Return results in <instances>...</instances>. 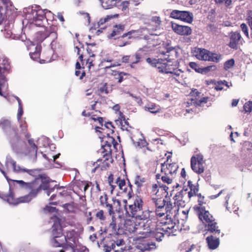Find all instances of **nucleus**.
Here are the masks:
<instances>
[{"label": "nucleus", "instance_id": "obj_1", "mask_svg": "<svg viewBox=\"0 0 252 252\" xmlns=\"http://www.w3.org/2000/svg\"><path fill=\"white\" fill-rule=\"evenodd\" d=\"M132 202L127 205L126 200H124L126 215L140 220H145L150 218L153 212L148 209L143 210L144 201L141 196L136 195L132 199Z\"/></svg>", "mask_w": 252, "mask_h": 252}, {"label": "nucleus", "instance_id": "obj_2", "mask_svg": "<svg viewBox=\"0 0 252 252\" xmlns=\"http://www.w3.org/2000/svg\"><path fill=\"white\" fill-rule=\"evenodd\" d=\"M146 222L142 224H138L136 231V236L138 239L153 238H155L157 241H160V236H158V232L156 233V226L157 219L156 217L151 215L150 218L145 220Z\"/></svg>", "mask_w": 252, "mask_h": 252}, {"label": "nucleus", "instance_id": "obj_3", "mask_svg": "<svg viewBox=\"0 0 252 252\" xmlns=\"http://www.w3.org/2000/svg\"><path fill=\"white\" fill-rule=\"evenodd\" d=\"M170 158L168 156L166 160L161 164V173H158L156 175V179L158 183V180L161 179L163 183L168 185L172 184L177 174L178 165L175 162H172Z\"/></svg>", "mask_w": 252, "mask_h": 252}, {"label": "nucleus", "instance_id": "obj_4", "mask_svg": "<svg viewBox=\"0 0 252 252\" xmlns=\"http://www.w3.org/2000/svg\"><path fill=\"white\" fill-rule=\"evenodd\" d=\"M111 147V144L106 141L105 145H103L98 151V153L100 154L102 157L94 162V165L95 166L92 170V173L105 170L109 167L110 163L113 161L111 156L112 149Z\"/></svg>", "mask_w": 252, "mask_h": 252}, {"label": "nucleus", "instance_id": "obj_5", "mask_svg": "<svg viewBox=\"0 0 252 252\" xmlns=\"http://www.w3.org/2000/svg\"><path fill=\"white\" fill-rule=\"evenodd\" d=\"M14 182L18 184L23 189L30 191L28 194L21 198L23 199L22 200V202L30 201L40 190H46L49 188V182L46 180L42 181L41 184H39L36 180L30 183H26L22 180H14Z\"/></svg>", "mask_w": 252, "mask_h": 252}, {"label": "nucleus", "instance_id": "obj_6", "mask_svg": "<svg viewBox=\"0 0 252 252\" xmlns=\"http://www.w3.org/2000/svg\"><path fill=\"white\" fill-rule=\"evenodd\" d=\"M151 200L155 205V213L158 218L168 217L172 214L174 206L170 201H166L162 197H152Z\"/></svg>", "mask_w": 252, "mask_h": 252}, {"label": "nucleus", "instance_id": "obj_7", "mask_svg": "<svg viewBox=\"0 0 252 252\" xmlns=\"http://www.w3.org/2000/svg\"><path fill=\"white\" fill-rule=\"evenodd\" d=\"M165 218V220H161L158 224H157L156 226V232H158V236H160L161 240V238L165 235L167 236L176 235V232L178 230V226L173 221L170 216Z\"/></svg>", "mask_w": 252, "mask_h": 252}, {"label": "nucleus", "instance_id": "obj_8", "mask_svg": "<svg viewBox=\"0 0 252 252\" xmlns=\"http://www.w3.org/2000/svg\"><path fill=\"white\" fill-rule=\"evenodd\" d=\"M32 19L34 24L37 26H42L44 24V22L48 21H52L51 19L53 18V14L50 11L47 9H38L32 10Z\"/></svg>", "mask_w": 252, "mask_h": 252}, {"label": "nucleus", "instance_id": "obj_9", "mask_svg": "<svg viewBox=\"0 0 252 252\" xmlns=\"http://www.w3.org/2000/svg\"><path fill=\"white\" fill-rule=\"evenodd\" d=\"M53 238L51 243L54 247H61L65 250H69L65 238L63 234V229L61 226L59 228H53L52 230Z\"/></svg>", "mask_w": 252, "mask_h": 252}, {"label": "nucleus", "instance_id": "obj_10", "mask_svg": "<svg viewBox=\"0 0 252 252\" xmlns=\"http://www.w3.org/2000/svg\"><path fill=\"white\" fill-rule=\"evenodd\" d=\"M63 236L65 238L69 249L72 250L73 252H75V250H77V252H86V251H88L85 247H82L80 250L77 248L76 245L77 233L75 230H68Z\"/></svg>", "mask_w": 252, "mask_h": 252}, {"label": "nucleus", "instance_id": "obj_11", "mask_svg": "<svg viewBox=\"0 0 252 252\" xmlns=\"http://www.w3.org/2000/svg\"><path fill=\"white\" fill-rule=\"evenodd\" d=\"M117 57V53L115 52L107 54L102 56L99 66L105 68H109L111 67L120 65L121 62L120 60L118 59Z\"/></svg>", "mask_w": 252, "mask_h": 252}, {"label": "nucleus", "instance_id": "obj_12", "mask_svg": "<svg viewBox=\"0 0 252 252\" xmlns=\"http://www.w3.org/2000/svg\"><path fill=\"white\" fill-rule=\"evenodd\" d=\"M205 160L203 155L197 154L191 158L190 166L191 169L196 173L200 174L204 172Z\"/></svg>", "mask_w": 252, "mask_h": 252}, {"label": "nucleus", "instance_id": "obj_13", "mask_svg": "<svg viewBox=\"0 0 252 252\" xmlns=\"http://www.w3.org/2000/svg\"><path fill=\"white\" fill-rule=\"evenodd\" d=\"M92 183L85 181L75 180L72 184V189L80 197L85 196V192Z\"/></svg>", "mask_w": 252, "mask_h": 252}, {"label": "nucleus", "instance_id": "obj_14", "mask_svg": "<svg viewBox=\"0 0 252 252\" xmlns=\"http://www.w3.org/2000/svg\"><path fill=\"white\" fill-rule=\"evenodd\" d=\"M136 32L137 31L133 30L126 32L123 35L114 39L115 44L119 47H123L130 44V40L135 37L134 35Z\"/></svg>", "mask_w": 252, "mask_h": 252}, {"label": "nucleus", "instance_id": "obj_15", "mask_svg": "<svg viewBox=\"0 0 252 252\" xmlns=\"http://www.w3.org/2000/svg\"><path fill=\"white\" fill-rule=\"evenodd\" d=\"M170 17L179 19L188 23H191L193 20L192 13L187 11L174 10L170 13Z\"/></svg>", "mask_w": 252, "mask_h": 252}, {"label": "nucleus", "instance_id": "obj_16", "mask_svg": "<svg viewBox=\"0 0 252 252\" xmlns=\"http://www.w3.org/2000/svg\"><path fill=\"white\" fill-rule=\"evenodd\" d=\"M173 199L175 206H177L178 208L185 207L187 203L190 200V199L186 195V192L185 191H182V190L176 194L173 197Z\"/></svg>", "mask_w": 252, "mask_h": 252}, {"label": "nucleus", "instance_id": "obj_17", "mask_svg": "<svg viewBox=\"0 0 252 252\" xmlns=\"http://www.w3.org/2000/svg\"><path fill=\"white\" fill-rule=\"evenodd\" d=\"M99 205L105 208L109 216L115 215V212L113 205L109 200L108 196L106 193H104L99 197Z\"/></svg>", "mask_w": 252, "mask_h": 252}, {"label": "nucleus", "instance_id": "obj_18", "mask_svg": "<svg viewBox=\"0 0 252 252\" xmlns=\"http://www.w3.org/2000/svg\"><path fill=\"white\" fill-rule=\"evenodd\" d=\"M196 210V213L198 216L199 220L203 223H209L215 220L214 217L208 211L206 210L205 208H195Z\"/></svg>", "mask_w": 252, "mask_h": 252}, {"label": "nucleus", "instance_id": "obj_19", "mask_svg": "<svg viewBox=\"0 0 252 252\" xmlns=\"http://www.w3.org/2000/svg\"><path fill=\"white\" fill-rule=\"evenodd\" d=\"M126 25L123 24H116L112 27L111 32L107 35L110 39H114L125 33Z\"/></svg>", "mask_w": 252, "mask_h": 252}, {"label": "nucleus", "instance_id": "obj_20", "mask_svg": "<svg viewBox=\"0 0 252 252\" xmlns=\"http://www.w3.org/2000/svg\"><path fill=\"white\" fill-rule=\"evenodd\" d=\"M190 94L192 96L195 97L194 99L193 98L191 99L193 101V103L196 106H204V104L207 103L210 98L209 97L206 96L203 97L199 99V98L200 97L201 93L198 92L196 89L191 90Z\"/></svg>", "mask_w": 252, "mask_h": 252}, {"label": "nucleus", "instance_id": "obj_21", "mask_svg": "<svg viewBox=\"0 0 252 252\" xmlns=\"http://www.w3.org/2000/svg\"><path fill=\"white\" fill-rule=\"evenodd\" d=\"M116 184L118 186L120 189L127 193L129 198H131L133 194L132 186L129 183L128 187H126V182L124 178L121 176L118 177L116 181Z\"/></svg>", "mask_w": 252, "mask_h": 252}, {"label": "nucleus", "instance_id": "obj_22", "mask_svg": "<svg viewBox=\"0 0 252 252\" xmlns=\"http://www.w3.org/2000/svg\"><path fill=\"white\" fill-rule=\"evenodd\" d=\"M41 50V46L40 45H37L35 47V51L33 52L30 53L31 58L34 61H38L39 60V62L41 63H45L50 62L51 61L50 56L44 57L43 54L42 55V58H40Z\"/></svg>", "mask_w": 252, "mask_h": 252}, {"label": "nucleus", "instance_id": "obj_23", "mask_svg": "<svg viewBox=\"0 0 252 252\" xmlns=\"http://www.w3.org/2000/svg\"><path fill=\"white\" fill-rule=\"evenodd\" d=\"M178 249L184 252H199L201 251V247L198 244H192L191 242L187 240L182 242L179 245Z\"/></svg>", "mask_w": 252, "mask_h": 252}, {"label": "nucleus", "instance_id": "obj_24", "mask_svg": "<svg viewBox=\"0 0 252 252\" xmlns=\"http://www.w3.org/2000/svg\"><path fill=\"white\" fill-rule=\"evenodd\" d=\"M172 29L177 34L181 35H189L192 33L191 29L187 26H182L172 23Z\"/></svg>", "mask_w": 252, "mask_h": 252}, {"label": "nucleus", "instance_id": "obj_25", "mask_svg": "<svg viewBox=\"0 0 252 252\" xmlns=\"http://www.w3.org/2000/svg\"><path fill=\"white\" fill-rule=\"evenodd\" d=\"M158 67V71L162 73L170 74L174 69L177 67L176 64H173L172 62H169L163 60Z\"/></svg>", "mask_w": 252, "mask_h": 252}, {"label": "nucleus", "instance_id": "obj_26", "mask_svg": "<svg viewBox=\"0 0 252 252\" xmlns=\"http://www.w3.org/2000/svg\"><path fill=\"white\" fill-rule=\"evenodd\" d=\"M242 36L239 32H231L229 34L230 41L228 44L229 47L234 50H237L239 42Z\"/></svg>", "mask_w": 252, "mask_h": 252}, {"label": "nucleus", "instance_id": "obj_27", "mask_svg": "<svg viewBox=\"0 0 252 252\" xmlns=\"http://www.w3.org/2000/svg\"><path fill=\"white\" fill-rule=\"evenodd\" d=\"M188 186L189 189V190L188 189H183L182 191H185L186 192V195L190 198L192 197L197 196L198 194L199 191V186L197 184L194 185L192 184L191 181L188 182Z\"/></svg>", "mask_w": 252, "mask_h": 252}, {"label": "nucleus", "instance_id": "obj_28", "mask_svg": "<svg viewBox=\"0 0 252 252\" xmlns=\"http://www.w3.org/2000/svg\"><path fill=\"white\" fill-rule=\"evenodd\" d=\"M57 30L58 28L56 26L51 25L49 27H47L44 29V32L45 34L44 36H46L47 37H50L51 39V44H53L55 42V40L57 39L58 34H57Z\"/></svg>", "mask_w": 252, "mask_h": 252}, {"label": "nucleus", "instance_id": "obj_29", "mask_svg": "<svg viewBox=\"0 0 252 252\" xmlns=\"http://www.w3.org/2000/svg\"><path fill=\"white\" fill-rule=\"evenodd\" d=\"M141 49L136 52L134 54L130 55L129 66L131 68H136V64L141 62L142 55Z\"/></svg>", "mask_w": 252, "mask_h": 252}, {"label": "nucleus", "instance_id": "obj_30", "mask_svg": "<svg viewBox=\"0 0 252 252\" xmlns=\"http://www.w3.org/2000/svg\"><path fill=\"white\" fill-rule=\"evenodd\" d=\"M136 248L142 252H144L146 251H150L155 249L156 248V245L152 242L150 243L143 241L139 243L136 246Z\"/></svg>", "mask_w": 252, "mask_h": 252}, {"label": "nucleus", "instance_id": "obj_31", "mask_svg": "<svg viewBox=\"0 0 252 252\" xmlns=\"http://www.w3.org/2000/svg\"><path fill=\"white\" fill-rule=\"evenodd\" d=\"M10 69V63L7 59L0 60V76L9 73Z\"/></svg>", "mask_w": 252, "mask_h": 252}, {"label": "nucleus", "instance_id": "obj_32", "mask_svg": "<svg viewBox=\"0 0 252 252\" xmlns=\"http://www.w3.org/2000/svg\"><path fill=\"white\" fill-rule=\"evenodd\" d=\"M209 51L205 49L198 48L195 51V56L199 60L207 61Z\"/></svg>", "mask_w": 252, "mask_h": 252}, {"label": "nucleus", "instance_id": "obj_33", "mask_svg": "<svg viewBox=\"0 0 252 252\" xmlns=\"http://www.w3.org/2000/svg\"><path fill=\"white\" fill-rule=\"evenodd\" d=\"M133 144L135 147L139 148H142L146 147V149L150 151L152 150L148 146V144L144 138H139L138 139H135L134 137L131 138Z\"/></svg>", "mask_w": 252, "mask_h": 252}, {"label": "nucleus", "instance_id": "obj_34", "mask_svg": "<svg viewBox=\"0 0 252 252\" xmlns=\"http://www.w3.org/2000/svg\"><path fill=\"white\" fill-rule=\"evenodd\" d=\"M138 227V224H136L133 221L127 220L125 224V227L126 231L130 233H133L136 236V231Z\"/></svg>", "mask_w": 252, "mask_h": 252}, {"label": "nucleus", "instance_id": "obj_35", "mask_svg": "<svg viewBox=\"0 0 252 252\" xmlns=\"http://www.w3.org/2000/svg\"><path fill=\"white\" fill-rule=\"evenodd\" d=\"M206 241L209 248L211 250L216 249L219 245V238L215 237L211 235L206 238Z\"/></svg>", "mask_w": 252, "mask_h": 252}, {"label": "nucleus", "instance_id": "obj_36", "mask_svg": "<svg viewBox=\"0 0 252 252\" xmlns=\"http://www.w3.org/2000/svg\"><path fill=\"white\" fill-rule=\"evenodd\" d=\"M165 60L172 62L178 58V52L175 48L169 49L165 53Z\"/></svg>", "mask_w": 252, "mask_h": 252}, {"label": "nucleus", "instance_id": "obj_37", "mask_svg": "<svg viewBox=\"0 0 252 252\" xmlns=\"http://www.w3.org/2000/svg\"><path fill=\"white\" fill-rule=\"evenodd\" d=\"M174 71H172L170 74H172L171 77V80H174L175 82L180 83L183 79L182 73L183 71L180 69H178L177 66L174 69Z\"/></svg>", "mask_w": 252, "mask_h": 252}, {"label": "nucleus", "instance_id": "obj_38", "mask_svg": "<svg viewBox=\"0 0 252 252\" xmlns=\"http://www.w3.org/2000/svg\"><path fill=\"white\" fill-rule=\"evenodd\" d=\"M12 165L14 172L16 173H23L27 172L30 175H32L34 173V170L32 169H27L26 168H22L19 165L16 164V162L15 161H12Z\"/></svg>", "mask_w": 252, "mask_h": 252}, {"label": "nucleus", "instance_id": "obj_39", "mask_svg": "<svg viewBox=\"0 0 252 252\" xmlns=\"http://www.w3.org/2000/svg\"><path fill=\"white\" fill-rule=\"evenodd\" d=\"M24 196L20 197L17 199H15L14 196V194L12 192H9V193L7 195H6L5 196V199L6 200V201L9 203L10 204H17L20 203H25V202H29V201H21L22 199H21V198L24 197Z\"/></svg>", "mask_w": 252, "mask_h": 252}, {"label": "nucleus", "instance_id": "obj_40", "mask_svg": "<svg viewBox=\"0 0 252 252\" xmlns=\"http://www.w3.org/2000/svg\"><path fill=\"white\" fill-rule=\"evenodd\" d=\"M208 230L211 233L217 234L218 236L220 235V230L219 228V226L217 225V223L215 220L208 224Z\"/></svg>", "mask_w": 252, "mask_h": 252}, {"label": "nucleus", "instance_id": "obj_41", "mask_svg": "<svg viewBox=\"0 0 252 252\" xmlns=\"http://www.w3.org/2000/svg\"><path fill=\"white\" fill-rule=\"evenodd\" d=\"M145 110L151 113L156 114L159 112L161 108L159 106L156 105L155 103H151L145 106Z\"/></svg>", "mask_w": 252, "mask_h": 252}, {"label": "nucleus", "instance_id": "obj_42", "mask_svg": "<svg viewBox=\"0 0 252 252\" xmlns=\"http://www.w3.org/2000/svg\"><path fill=\"white\" fill-rule=\"evenodd\" d=\"M118 17V14H114V15H107L104 18H101L98 22L96 23V24L94 25V27H96L97 28H100L101 26H102L104 24H105L106 22L108 21L109 20Z\"/></svg>", "mask_w": 252, "mask_h": 252}, {"label": "nucleus", "instance_id": "obj_43", "mask_svg": "<svg viewBox=\"0 0 252 252\" xmlns=\"http://www.w3.org/2000/svg\"><path fill=\"white\" fill-rule=\"evenodd\" d=\"M105 9H110L116 5L117 0H98Z\"/></svg>", "mask_w": 252, "mask_h": 252}, {"label": "nucleus", "instance_id": "obj_44", "mask_svg": "<svg viewBox=\"0 0 252 252\" xmlns=\"http://www.w3.org/2000/svg\"><path fill=\"white\" fill-rule=\"evenodd\" d=\"M208 55L207 61L218 63L222 59V55L220 54L212 53L209 51Z\"/></svg>", "mask_w": 252, "mask_h": 252}, {"label": "nucleus", "instance_id": "obj_45", "mask_svg": "<svg viewBox=\"0 0 252 252\" xmlns=\"http://www.w3.org/2000/svg\"><path fill=\"white\" fill-rule=\"evenodd\" d=\"M112 217V221L109 224V229L111 231L112 234L117 233L118 228L116 222V218L115 217L114 215L110 216Z\"/></svg>", "mask_w": 252, "mask_h": 252}, {"label": "nucleus", "instance_id": "obj_46", "mask_svg": "<svg viewBox=\"0 0 252 252\" xmlns=\"http://www.w3.org/2000/svg\"><path fill=\"white\" fill-rule=\"evenodd\" d=\"M151 21L152 22V24H155V28H151L150 30H151V32H155L159 29L160 25L161 24V21L160 19V17L158 16H154L152 18Z\"/></svg>", "mask_w": 252, "mask_h": 252}, {"label": "nucleus", "instance_id": "obj_47", "mask_svg": "<svg viewBox=\"0 0 252 252\" xmlns=\"http://www.w3.org/2000/svg\"><path fill=\"white\" fill-rule=\"evenodd\" d=\"M146 61L152 66L156 67L158 69L159 64H160L161 62L164 61L162 59L148 58L146 59Z\"/></svg>", "mask_w": 252, "mask_h": 252}, {"label": "nucleus", "instance_id": "obj_48", "mask_svg": "<svg viewBox=\"0 0 252 252\" xmlns=\"http://www.w3.org/2000/svg\"><path fill=\"white\" fill-rule=\"evenodd\" d=\"M189 212V209H187L185 210H183L181 212L182 214L178 212L175 215V218L179 221V219L182 220H186L188 218V215Z\"/></svg>", "mask_w": 252, "mask_h": 252}, {"label": "nucleus", "instance_id": "obj_49", "mask_svg": "<svg viewBox=\"0 0 252 252\" xmlns=\"http://www.w3.org/2000/svg\"><path fill=\"white\" fill-rule=\"evenodd\" d=\"M197 196L198 197V204L195 205L193 207L194 210L195 212L198 211V210H196L195 208L196 207L205 208L204 206H203V205L206 204V202L204 201V197L202 196L201 193L197 194Z\"/></svg>", "mask_w": 252, "mask_h": 252}, {"label": "nucleus", "instance_id": "obj_50", "mask_svg": "<svg viewBox=\"0 0 252 252\" xmlns=\"http://www.w3.org/2000/svg\"><path fill=\"white\" fill-rule=\"evenodd\" d=\"M146 182L145 178L140 176L136 175L134 178V184L138 188H140Z\"/></svg>", "mask_w": 252, "mask_h": 252}, {"label": "nucleus", "instance_id": "obj_51", "mask_svg": "<svg viewBox=\"0 0 252 252\" xmlns=\"http://www.w3.org/2000/svg\"><path fill=\"white\" fill-rule=\"evenodd\" d=\"M116 122L117 125H119L121 126V128L123 130H128V128L130 127L128 122L126 119L122 121L116 120Z\"/></svg>", "mask_w": 252, "mask_h": 252}, {"label": "nucleus", "instance_id": "obj_52", "mask_svg": "<svg viewBox=\"0 0 252 252\" xmlns=\"http://www.w3.org/2000/svg\"><path fill=\"white\" fill-rule=\"evenodd\" d=\"M28 143L31 147V150H30V153L33 154L36 156L37 155V147L34 144L33 140L30 139L28 140Z\"/></svg>", "mask_w": 252, "mask_h": 252}, {"label": "nucleus", "instance_id": "obj_53", "mask_svg": "<svg viewBox=\"0 0 252 252\" xmlns=\"http://www.w3.org/2000/svg\"><path fill=\"white\" fill-rule=\"evenodd\" d=\"M235 64V61L233 59H231L226 61L223 64V68L225 70H228L232 67Z\"/></svg>", "mask_w": 252, "mask_h": 252}, {"label": "nucleus", "instance_id": "obj_54", "mask_svg": "<svg viewBox=\"0 0 252 252\" xmlns=\"http://www.w3.org/2000/svg\"><path fill=\"white\" fill-rule=\"evenodd\" d=\"M160 192V187H159L157 184L153 185L151 190L152 194L155 195L156 196L155 197H161L160 194H159Z\"/></svg>", "mask_w": 252, "mask_h": 252}, {"label": "nucleus", "instance_id": "obj_55", "mask_svg": "<svg viewBox=\"0 0 252 252\" xmlns=\"http://www.w3.org/2000/svg\"><path fill=\"white\" fill-rule=\"evenodd\" d=\"M6 79L5 75L0 76V95L5 97L2 92V89L4 88L6 83Z\"/></svg>", "mask_w": 252, "mask_h": 252}, {"label": "nucleus", "instance_id": "obj_56", "mask_svg": "<svg viewBox=\"0 0 252 252\" xmlns=\"http://www.w3.org/2000/svg\"><path fill=\"white\" fill-rule=\"evenodd\" d=\"M95 218L101 221H104L106 220V215L103 210H99L95 214Z\"/></svg>", "mask_w": 252, "mask_h": 252}, {"label": "nucleus", "instance_id": "obj_57", "mask_svg": "<svg viewBox=\"0 0 252 252\" xmlns=\"http://www.w3.org/2000/svg\"><path fill=\"white\" fill-rule=\"evenodd\" d=\"M217 68V67L215 65L208 66L201 68L202 72H201V73L206 74L210 71H215Z\"/></svg>", "mask_w": 252, "mask_h": 252}, {"label": "nucleus", "instance_id": "obj_58", "mask_svg": "<svg viewBox=\"0 0 252 252\" xmlns=\"http://www.w3.org/2000/svg\"><path fill=\"white\" fill-rule=\"evenodd\" d=\"M84 50V48L83 46H81L79 47L78 46H76L75 47V52H77V55H79V60L81 62H82L83 61V51Z\"/></svg>", "mask_w": 252, "mask_h": 252}, {"label": "nucleus", "instance_id": "obj_59", "mask_svg": "<svg viewBox=\"0 0 252 252\" xmlns=\"http://www.w3.org/2000/svg\"><path fill=\"white\" fill-rule=\"evenodd\" d=\"M45 34L44 31H39L36 32V38L38 42H42L45 38H47L46 36H44Z\"/></svg>", "mask_w": 252, "mask_h": 252}, {"label": "nucleus", "instance_id": "obj_60", "mask_svg": "<svg viewBox=\"0 0 252 252\" xmlns=\"http://www.w3.org/2000/svg\"><path fill=\"white\" fill-rule=\"evenodd\" d=\"M189 66L190 68L194 69L196 72L201 73V72H202V68L200 67L199 65L195 62H190L189 63Z\"/></svg>", "mask_w": 252, "mask_h": 252}, {"label": "nucleus", "instance_id": "obj_61", "mask_svg": "<svg viewBox=\"0 0 252 252\" xmlns=\"http://www.w3.org/2000/svg\"><path fill=\"white\" fill-rule=\"evenodd\" d=\"M243 107L246 112H251L252 111V101H249L246 102Z\"/></svg>", "mask_w": 252, "mask_h": 252}, {"label": "nucleus", "instance_id": "obj_62", "mask_svg": "<svg viewBox=\"0 0 252 252\" xmlns=\"http://www.w3.org/2000/svg\"><path fill=\"white\" fill-rule=\"evenodd\" d=\"M75 74L76 76L79 77L80 79H82L86 75V72L84 69H76Z\"/></svg>", "mask_w": 252, "mask_h": 252}, {"label": "nucleus", "instance_id": "obj_63", "mask_svg": "<svg viewBox=\"0 0 252 252\" xmlns=\"http://www.w3.org/2000/svg\"><path fill=\"white\" fill-rule=\"evenodd\" d=\"M98 92L99 94H107L108 93V91L107 84H105L102 87H100L98 90Z\"/></svg>", "mask_w": 252, "mask_h": 252}, {"label": "nucleus", "instance_id": "obj_64", "mask_svg": "<svg viewBox=\"0 0 252 252\" xmlns=\"http://www.w3.org/2000/svg\"><path fill=\"white\" fill-rule=\"evenodd\" d=\"M247 23L250 27L251 30H252V11H250L248 14V17L246 18Z\"/></svg>", "mask_w": 252, "mask_h": 252}]
</instances>
